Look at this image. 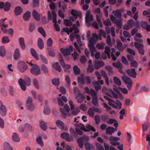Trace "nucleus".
Listing matches in <instances>:
<instances>
[{
	"label": "nucleus",
	"mask_w": 150,
	"mask_h": 150,
	"mask_svg": "<svg viewBox=\"0 0 150 150\" xmlns=\"http://www.w3.org/2000/svg\"><path fill=\"white\" fill-rule=\"evenodd\" d=\"M96 43V39L93 38H91L89 40L88 44V46L90 51H91V56L92 57H95L97 59H99L100 57V53L99 52H96L94 54V52L96 51V48L95 45Z\"/></svg>",
	"instance_id": "1"
},
{
	"label": "nucleus",
	"mask_w": 150,
	"mask_h": 150,
	"mask_svg": "<svg viewBox=\"0 0 150 150\" xmlns=\"http://www.w3.org/2000/svg\"><path fill=\"white\" fill-rule=\"evenodd\" d=\"M17 68L21 72H25L28 69V67L27 64L23 61H19L17 64Z\"/></svg>",
	"instance_id": "2"
},
{
	"label": "nucleus",
	"mask_w": 150,
	"mask_h": 150,
	"mask_svg": "<svg viewBox=\"0 0 150 150\" xmlns=\"http://www.w3.org/2000/svg\"><path fill=\"white\" fill-rule=\"evenodd\" d=\"M31 74L33 75L37 76L41 74V71L38 65L35 64L32 66L30 69Z\"/></svg>",
	"instance_id": "3"
},
{
	"label": "nucleus",
	"mask_w": 150,
	"mask_h": 150,
	"mask_svg": "<svg viewBox=\"0 0 150 150\" xmlns=\"http://www.w3.org/2000/svg\"><path fill=\"white\" fill-rule=\"evenodd\" d=\"M122 79L129 90H131L132 88V79L127 76H123Z\"/></svg>",
	"instance_id": "4"
},
{
	"label": "nucleus",
	"mask_w": 150,
	"mask_h": 150,
	"mask_svg": "<svg viewBox=\"0 0 150 150\" xmlns=\"http://www.w3.org/2000/svg\"><path fill=\"white\" fill-rule=\"evenodd\" d=\"M134 45L138 50L139 54L141 55H144L145 52V50L144 49V46L143 44L136 42L134 43Z\"/></svg>",
	"instance_id": "5"
},
{
	"label": "nucleus",
	"mask_w": 150,
	"mask_h": 150,
	"mask_svg": "<svg viewBox=\"0 0 150 150\" xmlns=\"http://www.w3.org/2000/svg\"><path fill=\"white\" fill-rule=\"evenodd\" d=\"M64 109L63 108H60V110L61 113L62 114L63 117L65 116L67 117H70L71 115L69 112L70 110V108L69 106L66 104H65L64 106Z\"/></svg>",
	"instance_id": "6"
},
{
	"label": "nucleus",
	"mask_w": 150,
	"mask_h": 150,
	"mask_svg": "<svg viewBox=\"0 0 150 150\" xmlns=\"http://www.w3.org/2000/svg\"><path fill=\"white\" fill-rule=\"evenodd\" d=\"M73 50V47L71 45H70L69 47H67L66 49L62 48L60 49L62 53L64 56L69 55L71 54V52H72Z\"/></svg>",
	"instance_id": "7"
},
{
	"label": "nucleus",
	"mask_w": 150,
	"mask_h": 150,
	"mask_svg": "<svg viewBox=\"0 0 150 150\" xmlns=\"http://www.w3.org/2000/svg\"><path fill=\"white\" fill-rule=\"evenodd\" d=\"M18 83L21 89L23 91H25L26 90L25 85H29L30 84L29 79V81H24L21 78L19 79L18 81Z\"/></svg>",
	"instance_id": "8"
},
{
	"label": "nucleus",
	"mask_w": 150,
	"mask_h": 150,
	"mask_svg": "<svg viewBox=\"0 0 150 150\" xmlns=\"http://www.w3.org/2000/svg\"><path fill=\"white\" fill-rule=\"evenodd\" d=\"M61 137L62 139H65L68 142H72L74 141V138L72 136L66 132H63L61 134Z\"/></svg>",
	"instance_id": "9"
},
{
	"label": "nucleus",
	"mask_w": 150,
	"mask_h": 150,
	"mask_svg": "<svg viewBox=\"0 0 150 150\" xmlns=\"http://www.w3.org/2000/svg\"><path fill=\"white\" fill-rule=\"evenodd\" d=\"M92 96L93 97L92 101L93 104L95 106H99V105L98 103L97 96L96 92L92 90Z\"/></svg>",
	"instance_id": "10"
},
{
	"label": "nucleus",
	"mask_w": 150,
	"mask_h": 150,
	"mask_svg": "<svg viewBox=\"0 0 150 150\" xmlns=\"http://www.w3.org/2000/svg\"><path fill=\"white\" fill-rule=\"evenodd\" d=\"M32 99L30 97H28L26 101V106L28 109L30 110H33L34 109V107L32 103Z\"/></svg>",
	"instance_id": "11"
},
{
	"label": "nucleus",
	"mask_w": 150,
	"mask_h": 150,
	"mask_svg": "<svg viewBox=\"0 0 150 150\" xmlns=\"http://www.w3.org/2000/svg\"><path fill=\"white\" fill-rule=\"evenodd\" d=\"M93 19L92 15L90 16V12L88 11H87L85 17V22L86 25L89 26L90 25L89 21H92Z\"/></svg>",
	"instance_id": "12"
},
{
	"label": "nucleus",
	"mask_w": 150,
	"mask_h": 150,
	"mask_svg": "<svg viewBox=\"0 0 150 150\" xmlns=\"http://www.w3.org/2000/svg\"><path fill=\"white\" fill-rule=\"evenodd\" d=\"M127 73L130 76L134 78H136V76L137 75L136 73L135 70L134 68H131L130 69H127L126 71Z\"/></svg>",
	"instance_id": "13"
},
{
	"label": "nucleus",
	"mask_w": 150,
	"mask_h": 150,
	"mask_svg": "<svg viewBox=\"0 0 150 150\" xmlns=\"http://www.w3.org/2000/svg\"><path fill=\"white\" fill-rule=\"evenodd\" d=\"M104 65L105 63L103 62L96 61L95 62L94 66L96 69L98 70L101 67L104 66Z\"/></svg>",
	"instance_id": "14"
},
{
	"label": "nucleus",
	"mask_w": 150,
	"mask_h": 150,
	"mask_svg": "<svg viewBox=\"0 0 150 150\" xmlns=\"http://www.w3.org/2000/svg\"><path fill=\"white\" fill-rule=\"evenodd\" d=\"M18 42L22 50L25 49L26 46L24 38L22 37L19 38L18 39Z\"/></svg>",
	"instance_id": "15"
},
{
	"label": "nucleus",
	"mask_w": 150,
	"mask_h": 150,
	"mask_svg": "<svg viewBox=\"0 0 150 150\" xmlns=\"http://www.w3.org/2000/svg\"><path fill=\"white\" fill-rule=\"evenodd\" d=\"M23 9L20 6L16 7L15 9L14 12L16 16L20 15L22 12Z\"/></svg>",
	"instance_id": "16"
},
{
	"label": "nucleus",
	"mask_w": 150,
	"mask_h": 150,
	"mask_svg": "<svg viewBox=\"0 0 150 150\" xmlns=\"http://www.w3.org/2000/svg\"><path fill=\"white\" fill-rule=\"evenodd\" d=\"M37 45L39 48L42 50L44 47L43 41L42 38H39L37 41Z\"/></svg>",
	"instance_id": "17"
},
{
	"label": "nucleus",
	"mask_w": 150,
	"mask_h": 150,
	"mask_svg": "<svg viewBox=\"0 0 150 150\" xmlns=\"http://www.w3.org/2000/svg\"><path fill=\"white\" fill-rule=\"evenodd\" d=\"M106 133L110 135H112L113 133H114L115 129L111 127H108L106 128Z\"/></svg>",
	"instance_id": "18"
},
{
	"label": "nucleus",
	"mask_w": 150,
	"mask_h": 150,
	"mask_svg": "<svg viewBox=\"0 0 150 150\" xmlns=\"http://www.w3.org/2000/svg\"><path fill=\"white\" fill-rule=\"evenodd\" d=\"M116 48L120 51H123L124 50V48L120 40L117 41V43Z\"/></svg>",
	"instance_id": "19"
},
{
	"label": "nucleus",
	"mask_w": 150,
	"mask_h": 150,
	"mask_svg": "<svg viewBox=\"0 0 150 150\" xmlns=\"http://www.w3.org/2000/svg\"><path fill=\"white\" fill-rule=\"evenodd\" d=\"M41 70L44 74L46 75L49 74V71L48 69L44 64H42L40 67Z\"/></svg>",
	"instance_id": "20"
},
{
	"label": "nucleus",
	"mask_w": 150,
	"mask_h": 150,
	"mask_svg": "<svg viewBox=\"0 0 150 150\" xmlns=\"http://www.w3.org/2000/svg\"><path fill=\"white\" fill-rule=\"evenodd\" d=\"M30 52L32 55L37 60L39 59L38 56L36 51L33 48L30 49Z\"/></svg>",
	"instance_id": "21"
},
{
	"label": "nucleus",
	"mask_w": 150,
	"mask_h": 150,
	"mask_svg": "<svg viewBox=\"0 0 150 150\" xmlns=\"http://www.w3.org/2000/svg\"><path fill=\"white\" fill-rule=\"evenodd\" d=\"M6 52L5 47L3 46H0V55L2 57H5L6 55Z\"/></svg>",
	"instance_id": "22"
},
{
	"label": "nucleus",
	"mask_w": 150,
	"mask_h": 150,
	"mask_svg": "<svg viewBox=\"0 0 150 150\" xmlns=\"http://www.w3.org/2000/svg\"><path fill=\"white\" fill-rule=\"evenodd\" d=\"M56 124L58 127L60 129L63 130L64 129V124L62 122L59 120H57L56 122Z\"/></svg>",
	"instance_id": "23"
},
{
	"label": "nucleus",
	"mask_w": 150,
	"mask_h": 150,
	"mask_svg": "<svg viewBox=\"0 0 150 150\" xmlns=\"http://www.w3.org/2000/svg\"><path fill=\"white\" fill-rule=\"evenodd\" d=\"M20 52L18 48L16 49L13 55L14 59L15 60L19 58L20 57Z\"/></svg>",
	"instance_id": "24"
},
{
	"label": "nucleus",
	"mask_w": 150,
	"mask_h": 150,
	"mask_svg": "<svg viewBox=\"0 0 150 150\" xmlns=\"http://www.w3.org/2000/svg\"><path fill=\"white\" fill-rule=\"evenodd\" d=\"M85 148L86 150H93V145L89 142H87L85 144Z\"/></svg>",
	"instance_id": "25"
},
{
	"label": "nucleus",
	"mask_w": 150,
	"mask_h": 150,
	"mask_svg": "<svg viewBox=\"0 0 150 150\" xmlns=\"http://www.w3.org/2000/svg\"><path fill=\"white\" fill-rule=\"evenodd\" d=\"M112 13L114 14L115 16L117 18H120L122 16V13H121L119 9H117L115 11H113Z\"/></svg>",
	"instance_id": "26"
},
{
	"label": "nucleus",
	"mask_w": 150,
	"mask_h": 150,
	"mask_svg": "<svg viewBox=\"0 0 150 150\" xmlns=\"http://www.w3.org/2000/svg\"><path fill=\"white\" fill-rule=\"evenodd\" d=\"M12 138L14 142H18L20 141V138L17 134L15 132L13 133Z\"/></svg>",
	"instance_id": "27"
},
{
	"label": "nucleus",
	"mask_w": 150,
	"mask_h": 150,
	"mask_svg": "<svg viewBox=\"0 0 150 150\" xmlns=\"http://www.w3.org/2000/svg\"><path fill=\"white\" fill-rule=\"evenodd\" d=\"M78 81L81 84H84V83L85 78L84 75L83 74H81L80 76L78 77L77 78Z\"/></svg>",
	"instance_id": "28"
},
{
	"label": "nucleus",
	"mask_w": 150,
	"mask_h": 150,
	"mask_svg": "<svg viewBox=\"0 0 150 150\" xmlns=\"http://www.w3.org/2000/svg\"><path fill=\"white\" fill-rule=\"evenodd\" d=\"M6 107L2 106L1 108H0V113L2 116H5L6 112Z\"/></svg>",
	"instance_id": "29"
},
{
	"label": "nucleus",
	"mask_w": 150,
	"mask_h": 150,
	"mask_svg": "<svg viewBox=\"0 0 150 150\" xmlns=\"http://www.w3.org/2000/svg\"><path fill=\"white\" fill-rule=\"evenodd\" d=\"M30 13L29 11H26L23 16V18L25 21H28L30 17Z\"/></svg>",
	"instance_id": "30"
},
{
	"label": "nucleus",
	"mask_w": 150,
	"mask_h": 150,
	"mask_svg": "<svg viewBox=\"0 0 150 150\" xmlns=\"http://www.w3.org/2000/svg\"><path fill=\"white\" fill-rule=\"evenodd\" d=\"M58 5L60 8H62L63 11H64V10L67 8V5L63 1L62 2H59Z\"/></svg>",
	"instance_id": "31"
},
{
	"label": "nucleus",
	"mask_w": 150,
	"mask_h": 150,
	"mask_svg": "<svg viewBox=\"0 0 150 150\" xmlns=\"http://www.w3.org/2000/svg\"><path fill=\"white\" fill-rule=\"evenodd\" d=\"M11 6V5L10 3L8 2H6L4 5V11H9L10 10Z\"/></svg>",
	"instance_id": "32"
},
{
	"label": "nucleus",
	"mask_w": 150,
	"mask_h": 150,
	"mask_svg": "<svg viewBox=\"0 0 150 150\" xmlns=\"http://www.w3.org/2000/svg\"><path fill=\"white\" fill-rule=\"evenodd\" d=\"M113 81L114 83L119 86H120L121 85V82L119 78L117 76L113 77Z\"/></svg>",
	"instance_id": "33"
},
{
	"label": "nucleus",
	"mask_w": 150,
	"mask_h": 150,
	"mask_svg": "<svg viewBox=\"0 0 150 150\" xmlns=\"http://www.w3.org/2000/svg\"><path fill=\"white\" fill-rule=\"evenodd\" d=\"M35 29V24L33 22H31L30 23L29 25V31L32 33Z\"/></svg>",
	"instance_id": "34"
},
{
	"label": "nucleus",
	"mask_w": 150,
	"mask_h": 150,
	"mask_svg": "<svg viewBox=\"0 0 150 150\" xmlns=\"http://www.w3.org/2000/svg\"><path fill=\"white\" fill-rule=\"evenodd\" d=\"M33 16L34 18L36 21L40 20V17L38 13L35 10H34L33 12Z\"/></svg>",
	"instance_id": "35"
},
{
	"label": "nucleus",
	"mask_w": 150,
	"mask_h": 150,
	"mask_svg": "<svg viewBox=\"0 0 150 150\" xmlns=\"http://www.w3.org/2000/svg\"><path fill=\"white\" fill-rule=\"evenodd\" d=\"M58 64V62H56L55 64L53 65L52 67L54 69L57 70L59 72H60L61 71V68Z\"/></svg>",
	"instance_id": "36"
},
{
	"label": "nucleus",
	"mask_w": 150,
	"mask_h": 150,
	"mask_svg": "<svg viewBox=\"0 0 150 150\" xmlns=\"http://www.w3.org/2000/svg\"><path fill=\"white\" fill-rule=\"evenodd\" d=\"M40 126L41 129L43 131H45L47 129V124L44 121H41L40 122Z\"/></svg>",
	"instance_id": "37"
},
{
	"label": "nucleus",
	"mask_w": 150,
	"mask_h": 150,
	"mask_svg": "<svg viewBox=\"0 0 150 150\" xmlns=\"http://www.w3.org/2000/svg\"><path fill=\"white\" fill-rule=\"evenodd\" d=\"M75 75H79L81 73V71L79 68L77 66H74L73 67Z\"/></svg>",
	"instance_id": "38"
},
{
	"label": "nucleus",
	"mask_w": 150,
	"mask_h": 150,
	"mask_svg": "<svg viewBox=\"0 0 150 150\" xmlns=\"http://www.w3.org/2000/svg\"><path fill=\"white\" fill-rule=\"evenodd\" d=\"M112 64L113 67L117 68V69L121 68L122 65L119 61H118L117 63H113Z\"/></svg>",
	"instance_id": "39"
},
{
	"label": "nucleus",
	"mask_w": 150,
	"mask_h": 150,
	"mask_svg": "<svg viewBox=\"0 0 150 150\" xmlns=\"http://www.w3.org/2000/svg\"><path fill=\"white\" fill-rule=\"evenodd\" d=\"M69 132L71 135L76 138L77 136V134L76 132L74 129L73 128L71 127L69 129Z\"/></svg>",
	"instance_id": "40"
},
{
	"label": "nucleus",
	"mask_w": 150,
	"mask_h": 150,
	"mask_svg": "<svg viewBox=\"0 0 150 150\" xmlns=\"http://www.w3.org/2000/svg\"><path fill=\"white\" fill-rule=\"evenodd\" d=\"M104 146L105 150H117L115 149L114 147L112 146L109 147V145L105 143H104Z\"/></svg>",
	"instance_id": "41"
},
{
	"label": "nucleus",
	"mask_w": 150,
	"mask_h": 150,
	"mask_svg": "<svg viewBox=\"0 0 150 150\" xmlns=\"http://www.w3.org/2000/svg\"><path fill=\"white\" fill-rule=\"evenodd\" d=\"M115 104L117 106L115 105V109H121L122 108V104L120 101L118 100H116Z\"/></svg>",
	"instance_id": "42"
},
{
	"label": "nucleus",
	"mask_w": 150,
	"mask_h": 150,
	"mask_svg": "<svg viewBox=\"0 0 150 150\" xmlns=\"http://www.w3.org/2000/svg\"><path fill=\"white\" fill-rule=\"evenodd\" d=\"M71 15L73 16L76 19L77 17L79 16V14L78 12L77 11L74 10V9H72L71 11Z\"/></svg>",
	"instance_id": "43"
},
{
	"label": "nucleus",
	"mask_w": 150,
	"mask_h": 150,
	"mask_svg": "<svg viewBox=\"0 0 150 150\" xmlns=\"http://www.w3.org/2000/svg\"><path fill=\"white\" fill-rule=\"evenodd\" d=\"M10 41V40L8 36L3 37L2 39V42L3 43L6 44L9 42Z\"/></svg>",
	"instance_id": "44"
},
{
	"label": "nucleus",
	"mask_w": 150,
	"mask_h": 150,
	"mask_svg": "<svg viewBox=\"0 0 150 150\" xmlns=\"http://www.w3.org/2000/svg\"><path fill=\"white\" fill-rule=\"evenodd\" d=\"M73 114L74 115H77L79 112V109L78 108H74V107L71 109Z\"/></svg>",
	"instance_id": "45"
},
{
	"label": "nucleus",
	"mask_w": 150,
	"mask_h": 150,
	"mask_svg": "<svg viewBox=\"0 0 150 150\" xmlns=\"http://www.w3.org/2000/svg\"><path fill=\"white\" fill-rule=\"evenodd\" d=\"M38 32L43 36L44 37H45L46 35L45 32L42 27H39L38 29Z\"/></svg>",
	"instance_id": "46"
},
{
	"label": "nucleus",
	"mask_w": 150,
	"mask_h": 150,
	"mask_svg": "<svg viewBox=\"0 0 150 150\" xmlns=\"http://www.w3.org/2000/svg\"><path fill=\"white\" fill-rule=\"evenodd\" d=\"M94 120L96 123L99 124L100 122V117L98 115H96L94 116Z\"/></svg>",
	"instance_id": "47"
},
{
	"label": "nucleus",
	"mask_w": 150,
	"mask_h": 150,
	"mask_svg": "<svg viewBox=\"0 0 150 150\" xmlns=\"http://www.w3.org/2000/svg\"><path fill=\"white\" fill-rule=\"evenodd\" d=\"M77 142L79 146L81 148H82L83 147V141L82 140L81 138L80 137L77 139Z\"/></svg>",
	"instance_id": "48"
},
{
	"label": "nucleus",
	"mask_w": 150,
	"mask_h": 150,
	"mask_svg": "<svg viewBox=\"0 0 150 150\" xmlns=\"http://www.w3.org/2000/svg\"><path fill=\"white\" fill-rule=\"evenodd\" d=\"M52 14L53 16L52 21L54 24H56L57 23V14L54 11H52Z\"/></svg>",
	"instance_id": "49"
},
{
	"label": "nucleus",
	"mask_w": 150,
	"mask_h": 150,
	"mask_svg": "<svg viewBox=\"0 0 150 150\" xmlns=\"http://www.w3.org/2000/svg\"><path fill=\"white\" fill-rule=\"evenodd\" d=\"M8 25L5 24H0L1 30L2 32L6 33L7 31L6 28L7 27Z\"/></svg>",
	"instance_id": "50"
},
{
	"label": "nucleus",
	"mask_w": 150,
	"mask_h": 150,
	"mask_svg": "<svg viewBox=\"0 0 150 150\" xmlns=\"http://www.w3.org/2000/svg\"><path fill=\"white\" fill-rule=\"evenodd\" d=\"M105 69L108 71L109 74H113L112 68L110 66H107L105 67Z\"/></svg>",
	"instance_id": "51"
},
{
	"label": "nucleus",
	"mask_w": 150,
	"mask_h": 150,
	"mask_svg": "<svg viewBox=\"0 0 150 150\" xmlns=\"http://www.w3.org/2000/svg\"><path fill=\"white\" fill-rule=\"evenodd\" d=\"M64 23L67 26H71L72 25V23L69 20L64 19Z\"/></svg>",
	"instance_id": "52"
},
{
	"label": "nucleus",
	"mask_w": 150,
	"mask_h": 150,
	"mask_svg": "<svg viewBox=\"0 0 150 150\" xmlns=\"http://www.w3.org/2000/svg\"><path fill=\"white\" fill-rule=\"evenodd\" d=\"M115 23L119 29H121L122 27V24L121 21L120 20H117L115 22Z\"/></svg>",
	"instance_id": "53"
},
{
	"label": "nucleus",
	"mask_w": 150,
	"mask_h": 150,
	"mask_svg": "<svg viewBox=\"0 0 150 150\" xmlns=\"http://www.w3.org/2000/svg\"><path fill=\"white\" fill-rule=\"evenodd\" d=\"M105 44L101 43L100 44L98 43L96 46L97 48L99 50H103L104 49Z\"/></svg>",
	"instance_id": "54"
},
{
	"label": "nucleus",
	"mask_w": 150,
	"mask_h": 150,
	"mask_svg": "<svg viewBox=\"0 0 150 150\" xmlns=\"http://www.w3.org/2000/svg\"><path fill=\"white\" fill-rule=\"evenodd\" d=\"M53 41L51 38H49L47 41V46L49 47H52V46Z\"/></svg>",
	"instance_id": "55"
},
{
	"label": "nucleus",
	"mask_w": 150,
	"mask_h": 150,
	"mask_svg": "<svg viewBox=\"0 0 150 150\" xmlns=\"http://www.w3.org/2000/svg\"><path fill=\"white\" fill-rule=\"evenodd\" d=\"M130 64L131 67H137L138 66V63L134 60L130 62Z\"/></svg>",
	"instance_id": "56"
},
{
	"label": "nucleus",
	"mask_w": 150,
	"mask_h": 150,
	"mask_svg": "<svg viewBox=\"0 0 150 150\" xmlns=\"http://www.w3.org/2000/svg\"><path fill=\"white\" fill-rule=\"evenodd\" d=\"M52 83L53 85L58 86L59 84V79H53L52 80Z\"/></svg>",
	"instance_id": "57"
},
{
	"label": "nucleus",
	"mask_w": 150,
	"mask_h": 150,
	"mask_svg": "<svg viewBox=\"0 0 150 150\" xmlns=\"http://www.w3.org/2000/svg\"><path fill=\"white\" fill-rule=\"evenodd\" d=\"M96 145L97 150H105L103 146L99 143H96Z\"/></svg>",
	"instance_id": "58"
},
{
	"label": "nucleus",
	"mask_w": 150,
	"mask_h": 150,
	"mask_svg": "<svg viewBox=\"0 0 150 150\" xmlns=\"http://www.w3.org/2000/svg\"><path fill=\"white\" fill-rule=\"evenodd\" d=\"M36 141L38 143L42 146H43V143L42 141V138L41 137H38L36 139Z\"/></svg>",
	"instance_id": "59"
},
{
	"label": "nucleus",
	"mask_w": 150,
	"mask_h": 150,
	"mask_svg": "<svg viewBox=\"0 0 150 150\" xmlns=\"http://www.w3.org/2000/svg\"><path fill=\"white\" fill-rule=\"evenodd\" d=\"M33 81L35 87L37 89H39V88L38 82L37 79H34Z\"/></svg>",
	"instance_id": "60"
},
{
	"label": "nucleus",
	"mask_w": 150,
	"mask_h": 150,
	"mask_svg": "<svg viewBox=\"0 0 150 150\" xmlns=\"http://www.w3.org/2000/svg\"><path fill=\"white\" fill-rule=\"evenodd\" d=\"M88 114L91 117H93L94 115V112L93 110L91 108H90L88 111Z\"/></svg>",
	"instance_id": "61"
},
{
	"label": "nucleus",
	"mask_w": 150,
	"mask_h": 150,
	"mask_svg": "<svg viewBox=\"0 0 150 150\" xmlns=\"http://www.w3.org/2000/svg\"><path fill=\"white\" fill-rule=\"evenodd\" d=\"M48 53L50 56L52 57H54V56L55 54L54 50L51 48H49L48 49Z\"/></svg>",
	"instance_id": "62"
},
{
	"label": "nucleus",
	"mask_w": 150,
	"mask_h": 150,
	"mask_svg": "<svg viewBox=\"0 0 150 150\" xmlns=\"http://www.w3.org/2000/svg\"><path fill=\"white\" fill-rule=\"evenodd\" d=\"M94 70V68L92 64H89L87 69V71L91 73Z\"/></svg>",
	"instance_id": "63"
},
{
	"label": "nucleus",
	"mask_w": 150,
	"mask_h": 150,
	"mask_svg": "<svg viewBox=\"0 0 150 150\" xmlns=\"http://www.w3.org/2000/svg\"><path fill=\"white\" fill-rule=\"evenodd\" d=\"M74 93L76 95V96H80L81 94L80 91L77 87H75L74 89Z\"/></svg>",
	"instance_id": "64"
}]
</instances>
